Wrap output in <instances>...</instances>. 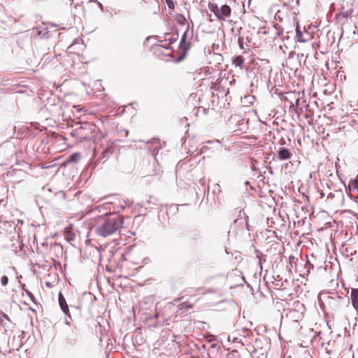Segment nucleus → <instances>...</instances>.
<instances>
[{
    "label": "nucleus",
    "instance_id": "nucleus-33",
    "mask_svg": "<svg viewBox=\"0 0 358 358\" xmlns=\"http://www.w3.org/2000/svg\"><path fill=\"white\" fill-rule=\"evenodd\" d=\"M96 2L97 3L99 7L101 8V10H103V4L100 2H99L97 0L96 1Z\"/></svg>",
    "mask_w": 358,
    "mask_h": 358
},
{
    "label": "nucleus",
    "instance_id": "nucleus-29",
    "mask_svg": "<svg viewBox=\"0 0 358 358\" xmlns=\"http://www.w3.org/2000/svg\"><path fill=\"white\" fill-rule=\"evenodd\" d=\"M49 33H50V31H47L44 32L43 34H42V31H40L38 33V34L41 35V38H48L50 37Z\"/></svg>",
    "mask_w": 358,
    "mask_h": 358
},
{
    "label": "nucleus",
    "instance_id": "nucleus-31",
    "mask_svg": "<svg viewBox=\"0 0 358 358\" xmlns=\"http://www.w3.org/2000/svg\"><path fill=\"white\" fill-rule=\"evenodd\" d=\"M139 141L140 142H145L146 143H151V144H152V143H158V139L154 138V139L149 140L148 141L140 140Z\"/></svg>",
    "mask_w": 358,
    "mask_h": 358
},
{
    "label": "nucleus",
    "instance_id": "nucleus-27",
    "mask_svg": "<svg viewBox=\"0 0 358 358\" xmlns=\"http://www.w3.org/2000/svg\"><path fill=\"white\" fill-rule=\"evenodd\" d=\"M243 40H244L243 36H240L238 37V45H239L240 48L242 49V50L244 49V47H243Z\"/></svg>",
    "mask_w": 358,
    "mask_h": 358
},
{
    "label": "nucleus",
    "instance_id": "nucleus-23",
    "mask_svg": "<svg viewBox=\"0 0 358 358\" xmlns=\"http://www.w3.org/2000/svg\"><path fill=\"white\" fill-rule=\"evenodd\" d=\"M231 129H234L235 130H239L241 132H243L246 129L245 125H231L229 126Z\"/></svg>",
    "mask_w": 358,
    "mask_h": 358
},
{
    "label": "nucleus",
    "instance_id": "nucleus-15",
    "mask_svg": "<svg viewBox=\"0 0 358 358\" xmlns=\"http://www.w3.org/2000/svg\"><path fill=\"white\" fill-rule=\"evenodd\" d=\"M244 63V59L241 55L235 56L232 59V64L236 66L241 67Z\"/></svg>",
    "mask_w": 358,
    "mask_h": 358
},
{
    "label": "nucleus",
    "instance_id": "nucleus-20",
    "mask_svg": "<svg viewBox=\"0 0 358 358\" xmlns=\"http://www.w3.org/2000/svg\"><path fill=\"white\" fill-rule=\"evenodd\" d=\"M71 135L73 137H78L82 138L83 134L81 133V130L79 129V127H78L72 130Z\"/></svg>",
    "mask_w": 358,
    "mask_h": 358
},
{
    "label": "nucleus",
    "instance_id": "nucleus-5",
    "mask_svg": "<svg viewBox=\"0 0 358 358\" xmlns=\"http://www.w3.org/2000/svg\"><path fill=\"white\" fill-rule=\"evenodd\" d=\"M0 325L3 328L4 331L7 332L8 331L12 330L15 326V323L10 320L5 313L0 310Z\"/></svg>",
    "mask_w": 358,
    "mask_h": 358
},
{
    "label": "nucleus",
    "instance_id": "nucleus-17",
    "mask_svg": "<svg viewBox=\"0 0 358 358\" xmlns=\"http://www.w3.org/2000/svg\"><path fill=\"white\" fill-rule=\"evenodd\" d=\"M208 7V9L211 12H213L216 17H219V15H217L218 11H219V7H218L217 4L213 3H209Z\"/></svg>",
    "mask_w": 358,
    "mask_h": 358
},
{
    "label": "nucleus",
    "instance_id": "nucleus-19",
    "mask_svg": "<svg viewBox=\"0 0 358 358\" xmlns=\"http://www.w3.org/2000/svg\"><path fill=\"white\" fill-rule=\"evenodd\" d=\"M176 22L181 25H185L187 22L185 17L182 14H178L176 17Z\"/></svg>",
    "mask_w": 358,
    "mask_h": 358
},
{
    "label": "nucleus",
    "instance_id": "nucleus-18",
    "mask_svg": "<svg viewBox=\"0 0 358 358\" xmlns=\"http://www.w3.org/2000/svg\"><path fill=\"white\" fill-rule=\"evenodd\" d=\"M80 158V155L78 152H75V153L71 154L68 157L67 160L69 162H78Z\"/></svg>",
    "mask_w": 358,
    "mask_h": 358
},
{
    "label": "nucleus",
    "instance_id": "nucleus-36",
    "mask_svg": "<svg viewBox=\"0 0 358 358\" xmlns=\"http://www.w3.org/2000/svg\"><path fill=\"white\" fill-rule=\"evenodd\" d=\"M294 257L290 255L289 257V263L292 264V262L294 261Z\"/></svg>",
    "mask_w": 358,
    "mask_h": 358
},
{
    "label": "nucleus",
    "instance_id": "nucleus-24",
    "mask_svg": "<svg viewBox=\"0 0 358 358\" xmlns=\"http://www.w3.org/2000/svg\"><path fill=\"white\" fill-rule=\"evenodd\" d=\"M4 15V12H3V9L2 8V6L0 5V34L2 33V27H1V23L3 22V17Z\"/></svg>",
    "mask_w": 358,
    "mask_h": 358
},
{
    "label": "nucleus",
    "instance_id": "nucleus-21",
    "mask_svg": "<svg viewBox=\"0 0 358 358\" xmlns=\"http://www.w3.org/2000/svg\"><path fill=\"white\" fill-rule=\"evenodd\" d=\"M257 258L259 259V266H260L261 268H262V263L265 262L266 261V256L265 255L262 254V252H259L257 255Z\"/></svg>",
    "mask_w": 358,
    "mask_h": 358
},
{
    "label": "nucleus",
    "instance_id": "nucleus-3",
    "mask_svg": "<svg viewBox=\"0 0 358 358\" xmlns=\"http://www.w3.org/2000/svg\"><path fill=\"white\" fill-rule=\"evenodd\" d=\"M189 25L187 24V29H186L185 31L183 33V34L182 35V37L180 38L179 46H178V57L176 59V61L177 62H180L184 59V58L186 56L187 50L190 48V43L187 42V32L189 31Z\"/></svg>",
    "mask_w": 358,
    "mask_h": 358
},
{
    "label": "nucleus",
    "instance_id": "nucleus-40",
    "mask_svg": "<svg viewBox=\"0 0 358 358\" xmlns=\"http://www.w3.org/2000/svg\"><path fill=\"white\" fill-rule=\"evenodd\" d=\"M299 102V98H297V99H296V101H295V104H296V106H298Z\"/></svg>",
    "mask_w": 358,
    "mask_h": 358
},
{
    "label": "nucleus",
    "instance_id": "nucleus-38",
    "mask_svg": "<svg viewBox=\"0 0 358 358\" xmlns=\"http://www.w3.org/2000/svg\"><path fill=\"white\" fill-rule=\"evenodd\" d=\"M49 26H50V27H57V24H53V23H50V24H49Z\"/></svg>",
    "mask_w": 358,
    "mask_h": 358
},
{
    "label": "nucleus",
    "instance_id": "nucleus-16",
    "mask_svg": "<svg viewBox=\"0 0 358 358\" xmlns=\"http://www.w3.org/2000/svg\"><path fill=\"white\" fill-rule=\"evenodd\" d=\"M296 37L297 41L299 43H305L307 41V39H305L303 38V33L301 31L299 25L296 28Z\"/></svg>",
    "mask_w": 358,
    "mask_h": 358
},
{
    "label": "nucleus",
    "instance_id": "nucleus-22",
    "mask_svg": "<svg viewBox=\"0 0 358 358\" xmlns=\"http://www.w3.org/2000/svg\"><path fill=\"white\" fill-rule=\"evenodd\" d=\"M65 236L68 241H73L75 238V234L71 231L70 230H66L65 231Z\"/></svg>",
    "mask_w": 358,
    "mask_h": 358
},
{
    "label": "nucleus",
    "instance_id": "nucleus-34",
    "mask_svg": "<svg viewBox=\"0 0 358 358\" xmlns=\"http://www.w3.org/2000/svg\"><path fill=\"white\" fill-rule=\"evenodd\" d=\"M279 143H280V144L281 145H285V144H286V141H285V140L284 138H281V139L280 140V142H279Z\"/></svg>",
    "mask_w": 358,
    "mask_h": 358
},
{
    "label": "nucleus",
    "instance_id": "nucleus-14",
    "mask_svg": "<svg viewBox=\"0 0 358 358\" xmlns=\"http://www.w3.org/2000/svg\"><path fill=\"white\" fill-rule=\"evenodd\" d=\"M63 313L65 315L64 324L69 327L74 325L73 323V319L71 315L69 308H68V311Z\"/></svg>",
    "mask_w": 358,
    "mask_h": 358
},
{
    "label": "nucleus",
    "instance_id": "nucleus-41",
    "mask_svg": "<svg viewBox=\"0 0 358 358\" xmlns=\"http://www.w3.org/2000/svg\"><path fill=\"white\" fill-rule=\"evenodd\" d=\"M284 99H285V101H289L288 98H287V97H286V96H285V97H284Z\"/></svg>",
    "mask_w": 358,
    "mask_h": 358
},
{
    "label": "nucleus",
    "instance_id": "nucleus-1",
    "mask_svg": "<svg viewBox=\"0 0 358 358\" xmlns=\"http://www.w3.org/2000/svg\"><path fill=\"white\" fill-rule=\"evenodd\" d=\"M124 221L122 217L117 215H110L101 219V222L95 229L99 236L108 237L116 233L122 227Z\"/></svg>",
    "mask_w": 358,
    "mask_h": 358
},
{
    "label": "nucleus",
    "instance_id": "nucleus-7",
    "mask_svg": "<svg viewBox=\"0 0 358 358\" xmlns=\"http://www.w3.org/2000/svg\"><path fill=\"white\" fill-rule=\"evenodd\" d=\"M231 9L229 6L223 4L219 8L217 15L219 17H216L219 20H225L226 18L231 16Z\"/></svg>",
    "mask_w": 358,
    "mask_h": 358
},
{
    "label": "nucleus",
    "instance_id": "nucleus-28",
    "mask_svg": "<svg viewBox=\"0 0 358 358\" xmlns=\"http://www.w3.org/2000/svg\"><path fill=\"white\" fill-rule=\"evenodd\" d=\"M167 6L170 10H173L175 8L174 2L173 0H168L166 2Z\"/></svg>",
    "mask_w": 358,
    "mask_h": 358
},
{
    "label": "nucleus",
    "instance_id": "nucleus-44",
    "mask_svg": "<svg viewBox=\"0 0 358 358\" xmlns=\"http://www.w3.org/2000/svg\"><path fill=\"white\" fill-rule=\"evenodd\" d=\"M71 309H73V306H71ZM75 308V309H77V308Z\"/></svg>",
    "mask_w": 358,
    "mask_h": 358
},
{
    "label": "nucleus",
    "instance_id": "nucleus-39",
    "mask_svg": "<svg viewBox=\"0 0 358 358\" xmlns=\"http://www.w3.org/2000/svg\"><path fill=\"white\" fill-rule=\"evenodd\" d=\"M348 195L349 196H350V198H351V199H352L353 200H355V199H357V197H352V196L351 194H348Z\"/></svg>",
    "mask_w": 358,
    "mask_h": 358
},
{
    "label": "nucleus",
    "instance_id": "nucleus-35",
    "mask_svg": "<svg viewBox=\"0 0 358 358\" xmlns=\"http://www.w3.org/2000/svg\"><path fill=\"white\" fill-rule=\"evenodd\" d=\"M214 143H220V141H216V142H214V141H208V142H206V144H214Z\"/></svg>",
    "mask_w": 358,
    "mask_h": 358
},
{
    "label": "nucleus",
    "instance_id": "nucleus-8",
    "mask_svg": "<svg viewBox=\"0 0 358 358\" xmlns=\"http://www.w3.org/2000/svg\"><path fill=\"white\" fill-rule=\"evenodd\" d=\"M178 38V33L176 31L167 40L169 41L168 45H155L153 48L155 50H158L161 48H164L166 50H169L171 48V45L176 43Z\"/></svg>",
    "mask_w": 358,
    "mask_h": 358
},
{
    "label": "nucleus",
    "instance_id": "nucleus-32",
    "mask_svg": "<svg viewBox=\"0 0 358 358\" xmlns=\"http://www.w3.org/2000/svg\"><path fill=\"white\" fill-rule=\"evenodd\" d=\"M217 90L219 91V92H222V93H224V94L226 95L227 93L229 92V89L227 90V92H225V90H224V87H219Z\"/></svg>",
    "mask_w": 358,
    "mask_h": 358
},
{
    "label": "nucleus",
    "instance_id": "nucleus-6",
    "mask_svg": "<svg viewBox=\"0 0 358 358\" xmlns=\"http://www.w3.org/2000/svg\"><path fill=\"white\" fill-rule=\"evenodd\" d=\"M353 13V8H352V5L348 8V3H346V6L343 3L341 6V9L338 13L336 15V17L338 20L341 19L347 20L349 17L351 16Z\"/></svg>",
    "mask_w": 358,
    "mask_h": 358
},
{
    "label": "nucleus",
    "instance_id": "nucleus-26",
    "mask_svg": "<svg viewBox=\"0 0 358 358\" xmlns=\"http://www.w3.org/2000/svg\"><path fill=\"white\" fill-rule=\"evenodd\" d=\"M221 348V346L220 344L214 343L210 344V349L213 350L214 352L218 351L219 349Z\"/></svg>",
    "mask_w": 358,
    "mask_h": 358
},
{
    "label": "nucleus",
    "instance_id": "nucleus-9",
    "mask_svg": "<svg viewBox=\"0 0 358 358\" xmlns=\"http://www.w3.org/2000/svg\"><path fill=\"white\" fill-rule=\"evenodd\" d=\"M248 218L244 210H241L239 211L238 217L234 220V224H242L244 220L248 231H250V226L248 224Z\"/></svg>",
    "mask_w": 358,
    "mask_h": 358
},
{
    "label": "nucleus",
    "instance_id": "nucleus-2",
    "mask_svg": "<svg viewBox=\"0 0 358 358\" xmlns=\"http://www.w3.org/2000/svg\"><path fill=\"white\" fill-rule=\"evenodd\" d=\"M73 327V328L65 330L63 345L66 350L78 355L83 352L84 346L81 340V333L76 325Z\"/></svg>",
    "mask_w": 358,
    "mask_h": 358
},
{
    "label": "nucleus",
    "instance_id": "nucleus-37",
    "mask_svg": "<svg viewBox=\"0 0 358 358\" xmlns=\"http://www.w3.org/2000/svg\"><path fill=\"white\" fill-rule=\"evenodd\" d=\"M206 149H208V145H203V146L202 150H202V152H204V150H205Z\"/></svg>",
    "mask_w": 358,
    "mask_h": 358
},
{
    "label": "nucleus",
    "instance_id": "nucleus-4",
    "mask_svg": "<svg viewBox=\"0 0 358 358\" xmlns=\"http://www.w3.org/2000/svg\"><path fill=\"white\" fill-rule=\"evenodd\" d=\"M76 126H78L81 130L82 138L90 139L92 137V134L96 131V126L94 124L90 122H78L75 124Z\"/></svg>",
    "mask_w": 358,
    "mask_h": 358
},
{
    "label": "nucleus",
    "instance_id": "nucleus-12",
    "mask_svg": "<svg viewBox=\"0 0 358 358\" xmlns=\"http://www.w3.org/2000/svg\"><path fill=\"white\" fill-rule=\"evenodd\" d=\"M189 237L193 240H196L203 236V231L199 227L192 229L189 231Z\"/></svg>",
    "mask_w": 358,
    "mask_h": 358
},
{
    "label": "nucleus",
    "instance_id": "nucleus-30",
    "mask_svg": "<svg viewBox=\"0 0 358 358\" xmlns=\"http://www.w3.org/2000/svg\"><path fill=\"white\" fill-rule=\"evenodd\" d=\"M23 289L24 290V292H26L27 296L30 298V299L31 301H34L35 299L34 294L30 291H29L27 289Z\"/></svg>",
    "mask_w": 358,
    "mask_h": 358
},
{
    "label": "nucleus",
    "instance_id": "nucleus-13",
    "mask_svg": "<svg viewBox=\"0 0 358 358\" xmlns=\"http://www.w3.org/2000/svg\"><path fill=\"white\" fill-rule=\"evenodd\" d=\"M58 301H59V305L62 310L63 312L68 311L69 306L66 301V299H65L64 296L62 294V292L59 293Z\"/></svg>",
    "mask_w": 358,
    "mask_h": 358
},
{
    "label": "nucleus",
    "instance_id": "nucleus-11",
    "mask_svg": "<svg viewBox=\"0 0 358 358\" xmlns=\"http://www.w3.org/2000/svg\"><path fill=\"white\" fill-rule=\"evenodd\" d=\"M350 299L352 307L358 315V288H351Z\"/></svg>",
    "mask_w": 358,
    "mask_h": 358
},
{
    "label": "nucleus",
    "instance_id": "nucleus-43",
    "mask_svg": "<svg viewBox=\"0 0 358 358\" xmlns=\"http://www.w3.org/2000/svg\"><path fill=\"white\" fill-rule=\"evenodd\" d=\"M242 279H243V281H245V278H244L243 276L242 277Z\"/></svg>",
    "mask_w": 358,
    "mask_h": 358
},
{
    "label": "nucleus",
    "instance_id": "nucleus-25",
    "mask_svg": "<svg viewBox=\"0 0 358 358\" xmlns=\"http://www.w3.org/2000/svg\"><path fill=\"white\" fill-rule=\"evenodd\" d=\"M1 283L3 286H6L8 283V278L6 275H3L1 278Z\"/></svg>",
    "mask_w": 358,
    "mask_h": 358
},
{
    "label": "nucleus",
    "instance_id": "nucleus-42",
    "mask_svg": "<svg viewBox=\"0 0 358 358\" xmlns=\"http://www.w3.org/2000/svg\"><path fill=\"white\" fill-rule=\"evenodd\" d=\"M283 33V31L281 30L280 32L278 33V35H280V34H282Z\"/></svg>",
    "mask_w": 358,
    "mask_h": 358
},
{
    "label": "nucleus",
    "instance_id": "nucleus-10",
    "mask_svg": "<svg viewBox=\"0 0 358 358\" xmlns=\"http://www.w3.org/2000/svg\"><path fill=\"white\" fill-rule=\"evenodd\" d=\"M292 152L287 148L280 147L278 150V157L280 160H287L292 157Z\"/></svg>",
    "mask_w": 358,
    "mask_h": 358
}]
</instances>
